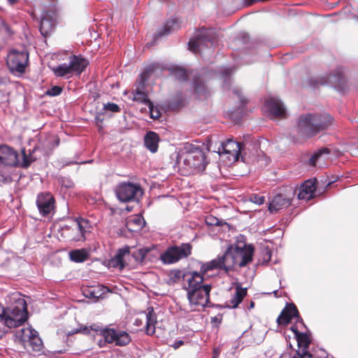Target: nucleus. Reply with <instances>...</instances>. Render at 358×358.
<instances>
[{"mask_svg": "<svg viewBox=\"0 0 358 358\" xmlns=\"http://www.w3.org/2000/svg\"><path fill=\"white\" fill-rule=\"evenodd\" d=\"M182 278V288L187 292L190 311H200L206 307H210V293L212 286L204 283V273L199 271L182 273L179 269L171 270L169 275L171 284H176Z\"/></svg>", "mask_w": 358, "mask_h": 358, "instance_id": "f257e3e1", "label": "nucleus"}, {"mask_svg": "<svg viewBox=\"0 0 358 358\" xmlns=\"http://www.w3.org/2000/svg\"><path fill=\"white\" fill-rule=\"evenodd\" d=\"M333 121V117L329 114L301 115L297 124V132L302 137H312L329 127Z\"/></svg>", "mask_w": 358, "mask_h": 358, "instance_id": "f03ea898", "label": "nucleus"}, {"mask_svg": "<svg viewBox=\"0 0 358 358\" xmlns=\"http://www.w3.org/2000/svg\"><path fill=\"white\" fill-rule=\"evenodd\" d=\"M28 319L27 306L25 300L19 299L15 305L4 308L0 320V324L10 329L23 324Z\"/></svg>", "mask_w": 358, "mask_h": 358, "instance_id": "7ed1b4c3", "label": "nucleus"}, {"mask_svg": "<svg viewBox=\"0 0 358 358\" xmlns=\"http://www.w3.org/2000/svg\"><path fill=\"white\" fill-rule=\"evenodd\" d=\"M186 152L182 155L183 164L190 171H201L205 169L207 164L206 155L199 146L188 145L185 147Z\"/></svg>", "mask_w": 358, "mask_h": 358, "instance_id": "20e7f679", "label": "nucleus"}, {"mask_svg": "<svg viewBox=\"0 0 358 358\" xmlns=\"http://www.w3.org/2000/svg\"><path fill=\"white\" fill-rule=\"evenodd\" d=\"M234 255L232 252L231 245H229L226 252L222 255L218 256L217 258L213 259L201 265V273L204 275L210 271L214 269H222L225 272L233 271L235 266H236Z\"/></svg>", "mask_w": 358, "mask_h": 358, "instance_id": "39448f33", "label": "nucleus"}, {"mask_svg": "<svg viewBox=\"0 0 358 358\" xmlns=\"http://www.w3.org/2000/svg\"><path fill=\"white\" fill-rule=\"evenodd\" d=\"M15 338L24 349L29 351L40 352L43 348V342L38 332L31 327L22 328L16 331Z\"/></svg>", "mask_w": 358, "mask_h": 358, "instance_id": "423d86ee", "label": "nucleus"}, {"mask_svg": "<svg viewBox=\"0 0 358 358\" xmlns=\"http://www.w3.org/2000/svg\"><path fill=\"white\" fill-rule=\"evenodd\" d=\"M144 194L138 183L121 182L115 189V195L121 202L139 201Z\"/></svg>", "mask_w": 358, "mask_h": 358, "instance_id": "0eeeda50", "label": "nucleus"}, {"mask_svg": "<svg viewBox=\"0 0 358 358\" xmlns=\"http://www.w3.org/2000/svg\"><path fill=\"white\" fill-rule=\"evenodd\" d=\"M102 332L103 339H101L98 342V345L100 348L105 347L106 344L112 343H115L117 346H126L131 341L130 335L123 330L105 327Z\"/></svg>", "mask_w": 358, "mask_h": 358, "instance_id": "6e6552de", "label": "nucleus"}, {"mask_svg": "<svg viewBox=\"0 0 358 358\" xmlns=\"http://www.w3.org/2000/svg\"><path fill=\"white\" fill-rule=\"evenodd\" d=\"M309 85L313 87H318L320 85H324L330 83L338 91L343 92L347 88V81L343 76L341 69H338L334 74L313 78L309 80Z\"/></svg>", "mask_w": 358, "mask_h": 358, "instance_id": "1a4fd4ad", "label": "nucleus"}, {"mask_svg": "<svg viewBox=\"0 0 358 358\" xmlns=\"http://www.w3.org/2000/svg\"><path fill=\"white\" fill-rule=\"evenodd\" d=\"M6 64L13 73H23L29 64V53L26 50H11L8 55Z\"/></svg>", "mask_w": 358, "mask_h": 358, "instance_id": "9d476101", "label": "nucleus"}, {"mask_svg": "<svg viewBox=\"0 0 358 358\" xmlns=\"http://www.w3.org/2000/svg\"><path fill=\"white\" fill-rule=\"evenodd\" d=\"M243 145L236 142L232 139H228L224 142L220 143V145L217 148V152L219 155H227V158L230 161L236 162L238 160L241 156L243 161H244V157L242 155L243 150ZM216 152L215 150H213Z\"/></svg>", "mask_w": 358, "mask_h": 358, "instance_id": "9b49d317", "label": "nucleus"}, {"mask_svg": "<svg viewBox=\"0 0 358 358\" xmlns=\"http://www.w3.org/2000/svg\"><path fill=\"white\" fill-rule=\"evenodd\" d=\"M230 245L236 264L239 267H244L252 261L255 249L252 245L241 243Z\"/></svg>", "mask_w": 358, "mask_h": 358, "instance_id": "f8f14e48", "label": "nucleus"}, {"mask_svg": "<svg viewBox=\"0 0 358 358\" xmlns=\"http://www.w3.org/2000/svg\"><path fill=\"white\" fill-rule=\"evenodd\" d=\"M290 330L294 334L299 348L301 349V352L300 351H296L292 358H313V355L307 351V349L311 343L310 334L300 332L296 324L292 325L290 327Z\"/></svg>", "mask_w": 358, "mask_h": 358, "instance_id": "ddd939ff", "label": "nucleus"}, {"mask_svg": "<svg viewBox=\"0 0 358 358\" xmlns=\"http://www.w3.org/2000/svg\"><path fill=\"white\" fill-rule=\"evenodd\" d=\"M294 318L296 319L295 324L305 327L296 305L293 303H287L278 317L276 322L279 326L286 327Z\"/></svg>", "mask_w": 358, "mask_h": 358, "instance_id": "4468645a", "label": "nucleus"}, {"mask_svg": "<svg viewBox=\"0 0 358 358\" xmlns=\"http://www.w3.org/2000/svg\"><path fill=\"white\" fill-rule=\"evenodd\" d=\"M212 31L203 29L195 38L191 39L189 43V49L194 53L200 52L202 47L209 48L213 45L214 39L210 36Z\"/></svg>", "mask_w": 358, "mask_h": 358, "instance_id": "2eb2a0df", "label": "nucleus"}, {"mask_svg": "<svg viewBox=\"0 0 358 358\" xmlns=\"http://www.w3.org/2000/svg\"><path fill=\"white\" fill-rule=\"evenodd\" d=\"M36 204L40 214L46 217L55 209V199L50 192H40L37 195Z\"/></svg>", "mask_w": 358, "mask_h": 358, "instance_id": "dca6fc26", "label": "nucleus"}, {"mask_svg": "<svg viewBox=\"0 0 358 358\" xmlns=\"http://www.w3.org/2000/svg\"><path fill=\"white\" fill-rule=\"evenodd\" d=\"M19 166L18 153L7 145H0V168L2 166L16 167Z\"/></svg>", "mask_w": 358, "mask_h": 358, "instance_id": "f3484780", "label": "nucleus"}, {"mask_svg": "<svg viewBox=\"0 0 358 358\" xmlns=\"http://www.w3.org/2000/svg\"><path fill=\"white\" fill-rule=\"evenodd\" d=\"M265 106L269 113L275 117H285L286 115L285 108L282 103L276 98H270L266 101Z\"/></svg>", "mask_w": 358, "mask_h": 358, "instance_id": "a211bd4d", "label": "nucleus"}, {"mask_svg": "<svg viewBox=\"0 0 358 358\" xmlns=\"http://www.w3.org/2000/svg\"><path fill=\"white\" fill-rule=\"evenodd\" d=\"M193 76V85L194 92L199 99L206 98L208 94V88L206 86L205 80L199 72L191 71Z\"/></svg>", "mask_w": 358, "mask_h": 358, "instance_id": "6ab92c4d", "label": "nucleus"}, {"mask_svg": "<svg viewBox=\"0 0 358 358\" xmlns=\"http://www.w3.org/2000/svg\"><path fill=\"white\" fill-rule=\"evenodd\" d=\"M316 179L306 180L301 186L298 198L299 199L310 200L314 197L317 189Z\"/></svg>", "mask_w": 358, "mask_h": 358, "instance_id": "aec40b11", "label": "nucleus"}, {"mask_svg": "<svg viewBox=\"0 0 358 358\" xmlns=\"http://www.w3.org/2000/svg\"><path fill=\"white\" fill-rule=\"evenodd\" d=\"M129 253L130 248L129 246L125 245L123 248H120L115 257L110 260L109 264L113 268H117L120 270H122L126 266L124 257L126 256H129Z\"/></svg>", "mask_w": 358, "mask_h": 358, "instance_id": "412c9836", "label": "nucleus"}, {"mask_svg": "<svg viewBox=\"0 0 358 358\" xmlns=\"http://www.w3.org/2000/svg\"><path fill=\"white\" fill-rule=\"evenodd\" d=\"M69 64L73 73L80 75L85 70L89 62L81 55H71L69 57Z\"/></svg>", "mask_w": 358, "mask_h": 358, "instance_id": "4be33fe9", "label": "nucleus"}, {"mask_svg": "<svg viewBox=\"0 0 358 358\" xmlns=\"http://www.w3.org/2000/svg\"><path fill=\"white\" fill-rule=\"evenodd\" d=\"M291 204V199L282 194L275 195L269 203L268 210L271 213H276L278 210L287 208Z\"/></svg>", "mask_w": 358, "mask_h": 358, "instance_id": "5701e85b", "label": "nucleus"}, {"mask_svg": "<svg viewBox=\"0 0 358 358\" xmlns=\"http://www.w3.org/2000/svg\"><path fill=\"white\" fill-rule=\"evenodd\" d=\"M158 68L159 66L156 64H152L148 66L136 80L135 90L146 91V82L148 80L152 73Z\"/></svg>", "mask_w": 358, "mask_h": 358, "instance_id": "b1692460", "label": "nucleus"}, {"mask_svg": "<svg viewBox=\"0 0 358 358\" xmlns=\"http://www.w3.org/2000/svg\"><path fill=\"white\" fill-rule=\"evenodd\" d=\"M247 295V288L242 287L240 285L236 286V292L231 299L227 302V306L236 308L243 301Z\"/></svg>", "mask_w": 358, "mask_h": 358, "instance_id": "393cba45", "label": "nucleus"}, {"mask_svg": "<svg viewBox=\"0 0 358 358\" xmlns=\"http://www.w3.org/2000/svg\"><path fill=\"white\" fill-rule=\"evenodd\" d=\"M146 325L145 333L148 335H153L155 332V324H157V315L153 307H148L145 313Z\"/></svg>", "mask_w": 358, "mask_h": 358, "instance_id": "a878e982", "label": "nucleus"}, {"mask_svg": "<svg viewBox=\"0 0 358 358\" xmlns=\"http://www.w3.org/2000/svg\"><path fill=\"white\" fill-rule=\"evenodd\" d=\"M159 141V135L155 131H148L144 138L146 148L152 152H157Z\"/></svg>", "mask_w": 358, "mask_h": 358, "instance_id": "bb28decb", "label": "nucleus"}, {"mask_svg": "<svg viewBox=\"0 0 358 358\" xmlns=\"http://www.w3.org/2000/svg\"><path fill=\"white\" fill-rule=\"evenodd\" d=\"M159 259L164 264H173L179 262L177 254L172 245L168 247L166 250L160 255Z\"/></svg>", "mask_w": 358, "mask_h": 358, "instance_id": "cd10ccee", "label": "nucleus"}, {"mask_svg": "<svg viewBox=\"0 0 358 358\" xmlns=\"http://www.w3.org/2000/svg\"><path fill=\"white\" fill-rule=\"evenodd\" d=\"M172 246L177 254V257L179 261L182 259H186L192 255L193 247L189 243H182L179 245H174Z\"/></svg>", "mask_w": 358, "mask_h": 358, "instance_id": "c85d7f7f", "label": "nucleus"}, {"mask_svg": "<svg viewBox=\"0 0 358 358\" xmlns=\"http://www.w3.org/2000/svg\"><path fill=\"white\" fill-rule=\"evenodd\" d=\"M171 76L180 82H185L187 80L189 73L185 69L180 66H173L169 69Z\"/></svg>", "mask_w": 358, "mask_h": 358, "instance_id": "c756f323", "label": "nucleus"}, {"mask_svg": "<svg viewBox=\"0 0 358 358\" xmlns=\"http://www.w3.org/2000/svg\"><path fill=\"white\" fill-rule=\"evenodd\" d=\"M52 71L57 77H69L73 74L69 63L62 64L52 68Z\"/></svg>", "mask_w": 358, "mask_h": 358, "instance_id": "7c9ffc66", "label": "nucleus"}, {"mask_svg": "<svg viewBox=\"0 0 358 358\" xmlns=\"http://www.w3.org/2000/svg\"><path fill=\"white\" fill-rule=\"evenodd\" d=\"M59 142L60 140L57 135H49L43 142V147L46 152L52 151L54 148L59 145Z\"/></svg>", "mask_w": 358, "mask_h": 358, "instance_id": "2f4dec72", "label": "nucleus"}, {"mask_svg": "<svg viewBox=\"0 0 358 358\" xmlns=\"http://www.w3.org/2000/svg\"><path fill=\"white\" fill-rule=\"evenodd\" d=\"M131 94H133V100L134 101L143 103L145 105H150L152 106V101L150 100L148 97V94L146 91H141L134 90L132 91Z\"/></svg>", "mask_w": 358, "mask_h": 358, "instance_id": "473e14b6", "label": "nucleus"}, {"mask_svg": "<svg viewBox=\"0 0 358 358\" xmlns=\"http://www.w3.org/2000/svg\"><path fill=\"white\" fill-rule=\"evenodd\" d=\"M71 261L77 263L85 262L88 258V254L85 249L74 250L69 252Z\"/></svg>", "mask_w": 358, "mask_h": 358, "instance_id": "72a5a7b5", "label": "nucleus"}, {"mask_svg": "<svg viewBox=\"0 0 358 358\" xmlns=\"http://www.w3.org/2000/svg\"><path fill=\"white\" fill-rule=\"evenodd\" d=\"M89 225V222L84 219H78L76 220V227L79 233L80 234L77 238H76V241H84L85 239V234L87 231L86 228Z\"/></svg>", "mask_w": 358, "mask_h": 358, "instance_id": "f704fd0d", "label": "nucleus"}, {"mask_svg": "<svg viewBox=\"0 0 358 358\" xmlns=\"http://www.w3.org/2000/svg\"><path fill=\"white\" fill-rule=\"evenodd\" d=\"M179 27L178 20L177 19H171L166 22L165 25L164 26V29L162 31H159L158 34V36H162L165 34L170 33L171 31H173L178 29Z\"/></svg>", "mask_w": 358, "mask_h": 358, "instance_id": "c9c22d12", "label": "nucleus"}, {"mask_svg": "<svg viewBox=\"0 0 358 358\" xmlns=\"http://www.w3.org/2000/svg\"><path fill=\"white\" fill-rule=\"evenodd\" d=\"M330 150L329 149L327 148H323L320 150H319L317 152H315L310 159L308 161V164L312 166H315L316 165V162L317 159L320 157V156L323 154H329Z\"/></svg>", "mask_w": 358, "mask_h": 358, "instance_id": "e433bc0d", "label": "nucleus"}, {"mask_svg": "<svg viewBox=\"0 0 358 358\" xmlns=\"http://www.w3.org/2000/svg\"><path fill=\"white\" fill-rule=\"evenodd\" d=\"M205 222L208 226H222L224 224H227L226 222H224L222 220H219L217 217L213 216V215H208L206 217Z\"/></svg>", "mask_w": 358, "mask_h": 358, "instance_id": "4c0bfd02", "label": "nucleus"}, {"mask_svg": "<svg viewBox=\"0 0 358 358\" xmlns=\"http://www.w3.org/2000/svg\"><path fill=\"white\" fill-rule=\"evenodd\" d=\"M23 161L21 164V166L24 169L28 168L31 162L35 161V159H34L31 156V153H29V155H27L25 150L23 149L22 150Z\"/></svg>", "mask_w": 358, "mask_h": 358, "instance_id": "58836bf2", "label": "nucleus"}, {"mask_svg": "<svg viewBox=\"0 0 358 358\" xmlns=\"http://www.w3.org/2000/svg\"><path fill=\"white\" fill-rule=\"evenodd\" d=\"M48 27H51V23L48 19H43L41 22L40 31L42 35L47 36L49 34Z\"/></svg>", "mask_w": 358, "mask_h": 358, "instance_id": "ea45409f", "label": "nucleus"}, {"mask_svg": "<svg viewBox=\"0 0 358 358\" xmlns=\"http://www.w3.org/2000/svg\"><path fill=\"white\" fill-rule=\"evenodd\" d=\"M150 109V117L154 119V120H157L158 119L160 116H161V113L159 111V110L155 107L153 104V103L152 102V106L150 105H147Z\"/></svg>", "mask_w": 358, "mask_h": 358, "instance_id": "a19ab883", "label": "nucleus"}, {"mask_svg": "<svg viewBox=\"0 0 358 358\" xmlns=\"http://www.w3.org/2000/svg\"><path fill=\"white\" fill-rule=\"evenodd\" d=\"M109 289L106 286H101L99 288L98 292H96V290H92L90 292V295L92 297L94 298H99L101 296L102 294H105L106 292H108Z\"/></svg>", "mask_w": 358, "mask_h": 358, "instance_id": "79ce46f5", "label": "nucleus"}, {"mask_svg": "<svg viewBox=\"0 0 358 358\" xmlns=\"http://www.w3.org/2000/svg\"><path fill=\"white\" fill-rule=\"evenodd\" d=\"M63 88L59 86H53L49 89L45 94L50 96H55L59 95L62 92Z\"/></svg>", "mask_w": 358, "mask_h": 358, "instance_id": "37998d69", "label": "nucleus"}, {"mask_svg": "<svg viewBox=\"0 0 358 358\" xmlns=\"http://www.w3.org/2000/svg\"><path fill=\"white\" fill-rule=\"evenodd\" d=\"M250 201L254 203L261 205L264 203L265 198L263 196H260L259 194H252L250 196Z\"/></svg>", "mask_w": 358, "mask_h": 358, "instance_id": "c03bdc74", "label": "nucleus"}, {"mask_svg": "<svg viewBox=\"0 0 358 358\" xmlns=\"http://www.w3.org/2000/svg\"><path fill=\"white\" fill-rule=\"evenodd\" d=\"M103 108L106 110H110L113 113H117L120 111V108L119 106L114 103H108L107 104H105Z\"/></svg>", "mask_w": 358, "mask_h": 358, "instance_id": "a18cd8bd", "label": "nucleus"}, {"mask_svg": "<svg viewBox=\"0 0 358 358\" xmlns=\"http://www.w3.org/2000/svg\"><path fill=\"white\" fill-rule=\"evenodd\" d=\"M234 93L237 96L241 105L244 106L247 103V99L242 94L241 90L236 89Z\"/></svg>", "mask_w": 358, "mask_h": 358, "instance_id": "49530a36", "label": "nucleus"}, {"mask_svg": "<svg viewBox=\"0 0 358 358\" xmlns=\"http://www.w3.org/2000/svg\"><path fill=\"white\" fill-rule=\"evenodd\" d=\"M90 331H93L96 332L97 334L103 336L102 331H103L105 328H103L96 324H93L90 325Z\"/></svg>", "mask_w": 358, "mask_h": 358, "instance_id": "de8ad7c7", "label": "nucleus"}, {"mask_svg": "<svg viewBox=\"0 0 358 358\" xmlns=\"http://www.w3.org/2000/svg\"><path fill=\"white\" fill-rule=\"evenodd\" d=\"M130 223L135 224L138 227H141L142 218L141 217H138V216H136V217H133V218H130L128 220L127 224H129Z\"/></svg>", "mask_w": 358, "mask_h": 358, "instance_id": "09e8293b", "label": "nucleus"}, {"mask_svg": "<svg viewBox=\"0 0 358 358\" xmlns=\"http://www.w3.org/2000/svg\"><path fill=\"white\" fill-rule=\"evenodd\" d=\"M232 73V70L231 69H224L221 74H222V76L224 78V79H228L229 78L231 74Z\"/></svg>", "mask_w": 358, "mask_h": 358, "instance_id": "8fccbe9b", "label": "nucleus"}, {"mask_svg": "<svg viewBox=\"0 0 358 358\" xmlns=\"http://www.w3.org/2000/svg\"><path fill=\"white\" fill-rule=\"evenodd\" d=\"M138 253L140 254V260H143L147 255L149 250L147 248H140L138 250Z\"/></svg>", "mask_w": 358, "mask_h": 358, "instance_id": "3c124183", "label": "nucleus"}, {"mask_svg": "<svg viewBox=\"0 0 358 358\" xmlns=\"http://www.w3.org/2000/svg\"><path fill=\"white\" fill-rule=\"evenodd\" d=\"M90 327L87 326H84L83 327H80L79 331H77L76 332H80L83 334L89 335L90 334Z\"/></svg>", "mask_w": 358, "mask_h": 358, "instance_id": "603ef678", "label": "nucleus"}, {"mask_svg": "<svg viewBox=\"0 0 358 358\" xmlns=\"http://www.w3.org/2000/svg\"><path fill=\"white\" fill-rule=\"evenodd\" d=\"M184 344V342L182 341H178L174 343V344L172 345V347L176 350L179 348L181 345Z\"/></svg>", "mask_w": 358, "mask_h": 358, "instance_id": "864d4df0", "label": "nucleus"}, {"mask_svg": "<svg viewBox=\"0 0 358 358\" xmlns=\"http://www.w3.org/2000/svg\"><path fill=\"white\" fill-rule=\"evenodd\" d=\"M132 256L137 262H143V260H140V254L138 253V250L133 252Z\"/></svg>", "mask_w": 358, "mask_h": 358, "instance_id": "5fc2aeb1", "label": "nucleus"}, {"mask_svg": "<svg viewBox=\"0 0 358 358\" xmlns=\"http://www.w3.org/2000/svg\"><path fill=\"white\" fill-rule=\"evenodd\" d=\"M96 124L99 127L100 129H102V126L101 124L103 122V119H100L99 117H96Z\"/></svg>", "mask_w": 358, "mask_h": 358, "instance_id": "6e6d98bb", "label": "nucleus"}, {"mask_svg": "<svg viewBox=\"0 0 358 358\" xmlns=\"http://www.w3.org/2000/svg\"><path fill=\"white\" fill-rule=\"evenodd\" d=\"M220 350L217 348L213 350V358H218Z\"/></svg>", "mask_w": 358, "mask_h": 358, "instance_id": "4d7b16f0", "label": "nucleus"}, {"mask_svg": "<svg viewBox=\"0 0 358 358\" xmlns=\"http://www.w3.org/2000/svg\"><path fill=\"white\" fill-rule=\"evenodd\" d=\"M266 256L267 257V259H266V262H268L270 260V259H271V252L267 251L266 252Z\"/></svg>", "mask_w": 358, "mask_h": 358, "instance_id": "13d9d810", "label": "nucleus"}, {"mask_svg": "<svg viewBox=\"0 0 358 358\" xmlns=\"http://www.w3.org/2000/svg\"><path fill=\"white\" fill-rule=\"evenodd\" d=\"M19 0H8V1L11 3V4H14L16 2H17Z\"/></svg>", "mask_w": 358, "mask_h": 358, "instance_id": "bf43d9fd", "label": "nucleus"}, {"mask_svg": "<svg viewBox=\"0 0 358 358\" xmlns=\"http://www.w3.org/2000/svg\"><path fill=\"white\" fill-rule=\"evenodd\" d=\"M247 2H248L250 4L254 3V0H245Z\"/></svg>", "mask_w": 358, "mask_h": 358, "instance_id": "052dcab7", "label": "nucleus"}, {"mask_svg": "<svg viewBox=\"0 0 358 358\" xmlns=\"http://www.w3.org/2000/svg\"><path fill=\"white\" fill-rule=\"evenodd\" d=\"M213 146V143L210 141L208 145V150H210Z\"/></svg>", "mask_w": 358, "mask_h": 358, "instance_id": "680f3d73", "label": "nucleus"}, {"mask_svg": "<svg viewBox=\"0 0 358 358\" xmlns=\"http://www.w3.org/2000/svg\"><path fill=\"white\" fill-rule=\"evenodd\" d=\"M250 306H251V307H253V306H254V303H253V302H252V303H251Z\"/></svg>", "mask_w": 358, "mask_h": 358, "instance_id": "e2e57ef3", "label": "nucleus"}, {"mask_svg": "<svg viewBox=\"0 0 358 358\" xmlns=\"http://www.w3.org/2000/svg\"><path fill=\"white\" fill-rule=\"evenodd\" d=\"M136 324H138V319H137V320H136Z\"/></svg>", "mask_w": 358, "mask_h": 358, "instance_id": "0e129e2a", "label": "nucleus"}, {"mask_svg": "<svg viewBox=\"0 0 358 358\" xmlns=\"http://www.w3.org/2000/svg\"><path fill=\"white\" fill-rule=\"evenodd\" d=\"M212 358H213V357Z\"/></svg>", "mask_w": 358, "mask_h": 358, "instance_id": "69168bd1", "label": "nucleus"}]
</instances>
